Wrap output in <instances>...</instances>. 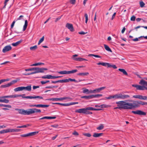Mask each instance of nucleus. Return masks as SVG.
<instances>
[{
  "label": "nucleus",
  "mask_w": 147,
  "mask_h": 147,
  "mask_svg": "<svg viewBox=\"0 0 147 147\" xmlns=\"http://www.w3.org/2000/svg\"><path fill=\"white\" fill-rule=\"evenodd\" d=\"M84 16L86 20H85V23H87L88 19V16L87 13H85L84 14Z\"/></svg>",
  "instance_id": "603ef678"
},
{
  "label": "nucleus",
  "mask_w": 147,
  "mask_h": 147,
  "mask_svg": "<svg viewBox=\"0 0 147 147\" xmlns=\"http://www.w3.org/2000/svg\"><path fill=\"white\" fill-rule=\"evenodd\" d=\"M49 100H52V101H58V100H60V98H51L49 99Z\"/></svg>",
  "instance_id": "c03bdc74"
},
{
  "label": "nucleus",
  "mask_w": 147,
  "mask_h": 147,
  "mask_svg": "<svg viewBox=\"0 0 147 147\" xmlns=\"http://www.w3.org/2000/svg\"><path fill=\"white\" fill-rule=\"evenodd\" d=\"M78 71L77 69H74L71 71H68V74H71L75 73Z\"/></svg>",
  "instance_id": "c9c22d12"
},
{
  "label": "nucleus",
  "mask_w": 147,
  "mask_h": 147,
  "mask_svg": "<svg viewBox=\"0 0 147 147\" xmlns=\"http://www.w3.org/2000/svg\"><path fill=\"white\" fill-rule=\"evenodd\" d=\"M129 101L133 102V103L129 102L130 109H131L139 106V105H147V102H144L141 101H134L132 100H129Z\"/></svg>",
  "instance_id": "f03ea898"
},
{
  "label": "nucleus",
  "mask_w": 147,
  "mask_h": 147,
  "mask_svg": "<svg viewBox=\"0 0 147 147\" xmlns=\"http://www.w3.org/2000/svg\"><path fill=\"white\" fill-rule=\"evenodd\" d=\"M37 48V46L36 45H35L33 47H30V49L31 50H34Z\"/></svg>",
  "instance_id": "a18cd8bd"
},
{
  "label": "nucleus",
  "mask_w": 147,
  "mask_h": 147,
  "mask_svg": "<svg viewBox=\"0 0 147 147\" xmlns=\"http://www.w3.org/2000/svg\"><path fill=\"white\" fill-rule=\"evenodd\" d=\"M44 63H38L34 64H33L32 65H31V66H36L38 65H41L42 64H44Z\"/></svg>",
  "instance_id": "a19ab883"
},
{
  "label": "nucleus",
  "mask_w": 147,
  "mask_h": 147,
  "mask_svg": "<svg viewBox=\"0 0 147 147\" xmlns=\"http://www.w3.org/2000/svg\"><path fill=\"white\" fill-rule=\"evenodd\" d=\"M30 107H47L49 106V105H41V104H39V105H30Z\"/></svg>",
  "instance_id": "f8f14e48"
},
{
  "label": "nucleus",
  "mask_w": 147,
  "mask_h": 147,
  "mask_svg": "<svg viewBox=\"0 0 147 147\" xmlns=\"http://www.w3.org/2000/svg\"><path fill=\"white\" fill-rule=\"evenodd\" d=\"M72 59L75 61H88V60L81 57H72Z\"/></svg>",
  "instance_id": "2eb2a0df"
},
{
  "label": "nucleus",
  "mask_w": 147,
  "mask_h": 147,
  "mask_svg": "<svg viewBox=\"0 0 147 147\" xmlns=\"http://www.w3.org/2000/svg\"><path fill=\"white\" fill-rule=\"evenodd\" d=\"M109 63H104V62H99L97 63L98 65H101L103 66H108V64Z\"/></svg>",
  "instance_id": "c756f323"
},
{
  "label": "nucleus",
  "mask_w": 147,
  "mask_h": 147,
  "mask_svg": "<svg viewBox=\"0 0 147 147\" xmlns=\"http://www.w3.org/2000/svg\"><path fill=\"white\" fill-rule=\"evenodd\" d=\"M38 133V131L32 132L27 134L21 135L20 136L22 137H26L29 136H31L36 135V134Z\"/></svg>",
  "instance_id": "423d86ee"
},
{
  "label": "nucleus",
  "mask_w": 147,
  "mask_h": 147,
  "mask_svg": "<svg viewBox=\"0 0 147 147\" xmlns=\"http://www.w3.org/2000/svg\"><path fill=\"white\" fill-rule=\"evenodd\" d=\"M92 98H94L97 97L99 96H102V94H92Z\"/></svg>",
  "instance_id": "4c0bfd02"
},
{
  "label": "nucleus",
  "mask_w": 147,
  "mask_h": 147,
  "mask_svg": "<svg viewBox=\"0 0 147 147\" xmlns=\"http://www.w3.org/2000/svg\"><path fill=\"white\" fill-rule=\"evenodd\" d=\"M25 94H15L14 95H11L12 98H15L19 97H21L23 95H25Z\"/></svg>",
  "instance_id": "7c9ffc66"
},
{
  "label": "nucleus",
  "mask_w": 147,
  "mask_h": 147,
  "mask_svg": "<svg viewBox=\"0 0 147 147\" xmlns=\"http://www.w3.org/2000/svg\"><path fill=\"white\" fill-rule=\"evenodd\" d=\"M104 47L105 49L107 51H108L110 52H112V51L111 49L107 45L104 44Z\"/></svg>",
  "instance_id": "a878e982"
},
{
  "label": "nucleus",
  "mask_w": 147,
  "mask_h": 147,
  "mask_svg": "<svg viewBox=\"0 0 147 147\" xmlns=\"http://www.w3.org/2000/svg\"><path fill=\"white\" fill-rule=\"evenodd\" d=\"M12 98L11 95L9 96H0V98Z\"/></svg>",
  "instance_id": "ea45409f"
},
{
  "label": "nucleus",
  "mask_w": 147,
  "mask_h": 147,
  "mask_svg": "<svg viewBox=\"0 0 147 147\" xmlns=\"http://www.w3.org/2000/svg\"><path fill=\"white\" fill-rule=\"evenodd\" d=\"M34 70V67L31 68L26 69L25 70L26 71H33Z\"/></svg>",
  "instance_id": "bf43d9fd"
},
{
  "label": "nucleus",
  "mask_w": 147,
  "mask_h": 147,
  "mask_svg": "<svg viewBox=\"0 0 147 147\" xmlns=\"http://www.w3.org/2000/svg\"><path fill=\"white\" fill-rule=\"evenodd\" d=\"M108 107V105L105 104H102L99 106V107L101 108H106Z\"/></svg>",
  "instance_id": "5fc2aeb1"
},
{
  "label": "nucleus",
  "mask_w": 147,
  "mask_h": 147,
  "mask_svg": "<svg viewBox=\"0 0 147 147\" xmlns=\"http://www.w3.org/2000/svg\"><path fill=\"white\" fill-rule=\"evenodd\" d=\"M88 56L89 57L93 56L96 57H97V58H100L101 57L99 55H94V54H89V55H88Z\"/></svg>",
  "instance_id": "09e8293b"
},
{
  "label": "nucleus",
  "mask_w": 147,
  "mask_h": 147,
  "mask_svg": "<svg viewBox=\"0 0 147 147\" xmlns=\"http://www.w3.org/2000/svg\"><path fill=\"white\" fill-rule=\"evenodd\" d=\"M28 22L27 20H25V24L23 26V31H25L26 30V29L27 27V26H28Z\"/></svg>",
  "instance_id": "cd10ccee"
},
{
  "label": "nucleus",
  "mask_w": 147,
  "mask_h": 147,
  "mask_svg": "<svg viewBox=\"0 0 147 147\" xmlns=\"http://www.w3.org/2000/svg\"><path fill=\"white\" fill-rule=\"evenodd\" d=\"M106 98L107 99H110L111 98H114V96H111L108 97H106Z\"/></svg>",
  "instance_id": "338daca9"
},
{
  "label": "nucleus",
  "mask_w": 147,
  "mask_h": 147,
  "mask_svg": "<svg viewBox=\"0 0 147 147\" xmlns=\"http://www.w3.org/2000/svg\"><path fill=\"white\" fill-rule=\"evenodd\" d=\"M61 105L64 106H69V104L68 103H61Z\"/></svg>",
  "instance_id": "e2e57ef3"
},
{
  "label": "nucleus",
  "mask_w": 147,
  "mask_h": 147,
  "mask_svg": "<svg viewBox=\"0 0 147 147\" xmlns=\"http://www.w3.org/2000/svg\"><path fill=\"white\" fill-rule=\"evenodd\" d=\"M82 98H85L86 100H89L92 98V95L89 96H82L81 97Z\"/></svg>",
  "instance_id": "aec40b11"
},
{
  "label": "nucleus",
  "mask_w": 147,
  "mask_h": 147,
  "mask_svg": "<svg viewBox=\"0 0 147 147\" xmlns=\"http://www.w3.org/2000/svg\"><path fill=\"white\" fill-rule=\"evenodd\" d=\"M15 92H18L19 91L23 90L22 87H19L15 88L14 89Z\"/></svg>",
  "instance_id": "bb28decb"
},
{
  "label": "nucleus",
  "mask_w": 147,
  "mask_h": 147,
  "mask_svg": "<svg viewBox=\"0 0 147 147\" xmlns=\"http://www.w3.org/2000/svg\"><path fill=\"white\" fill-rule=\"evenodd\" d=\"M57 86H47L45 87L46 88H57Z\"/></svg>",
  "instance_id": "680f3d73"
},
{
  "label": "nucleus",
  "mask_w": 147,
  "mask_h": 147,
  "mask_svg": "<svg viewBox=\"0 0 147 147\" xmlns=\"http://www.w3.org/2000/svg\"><path fill=\"white\" fill-rule=\"evenodd\" d=\"M67 99H69L71 100H72V98L69 97H64L63 98H60V100H65Z\"/></svg>",
  "instance_id": "79ce46f5"
},
{
  "label": "nucleus",
  "mask_w": 147,
  "mask_h": 147,
  "mask_svg": "<svg viewBox=\"0 0 147 147\" xmlns=\"http://www.w3.org/2000/svg\"><path fill=\"white\" fill-rule=\"evenodd\" d=\"M78 102H71L69 103H68L69 106H70V105H71L78 104Z\"/></svg>",
  "instance_id": "13d9d810"
},
{
  "label": "nucleus",
  "mask_w": 147,
  "mask_h": 147,
  "mask_svg": "<svg viewBox=\"0 0 147 147\" xmlns=\"http://www.w3.org/2000/svg\"><path fill=\"white\" fill-rule=\"evenodd\" d=\"M16 21H15V20H14L12 23L11 24V28H13V27L14 26V24L15 23Z\"/></svg>",
  "instance_id": "0e129e2a"
},
{
  "label": "nucleus",
  "mask_w": 147,
  "mask_h": 147,
  "mask_svg": "<svg viewBox=\"0 0 147 147\" xmlns=\"http://www.w3.org/2000/svg\"><path fill=\"white\" fill-rule=\"evenodd\" d=\"M132 86L136 88L137 90H145V86H141L137 84H133Z\"/></svg>",
  "instance_id": "9d476101"
},
{
  "label": "nucleus",
  "mask_w": 147,
  "mask_h": 147,
  "mask_svg": "<svg viewBox=\"0 0 147 147\" xmlns=\"http://www.w3.org/2000/svg\"><path fill=\"white\" fill-rule=\"evenodd\" d=\"M104 128V126L102 124H101L100 125L96 128L97 129L100 130Z\"/></svg>",
  "instance_id": "58836bf2"
},
{
  "label": "nucleus",
  "mask_w": 147,
  "mask_h": 147,
  "mask_svg": "<svg viewBox=\"0 0 147 147\" xmlns=\"http://www.w3.org/2000/svg\"><path fill=\"white\" fill-rule=\"evenodd\" d=\"M135 19H136L135 16H133L131 17L130 20L131 21H134L135 20Z\"/></svg>",
  "instance_id": "052dcab7"
},
{
  "label": "nucleus",
  "mask_w": 147,
  "mask_h": 147,
  "mask_svg": "<svg viewBox=\"0 0 147 147\" xmlns=\"http://www.w3.org/2000/svg\"><path fill=\"white\" fill-rule=\"evenodd\" d=\"M89 74L88 72L85 73H79L77 74V75L79 76H87Z\"/></svg>",
  "instance_id": "393cba45"
},
{
  "label": "nucleus",
  "mask_w": 147,
  "mask_h": 147,
  "mask_svg": "<svg viewBox=\"0 0 147 147\" xmlns=\"http://www.w3.org/2000/svg\"><path fill=\"white\" fill-rule=\"evenodd\" d=\"M22 40H20L16 42V43H12L11 44V45L13 46L16 47L18 45H19L20 43H21L22 42Z\"/></svg>",
  "instance_id": "4be33fe9"
},
{
  "label": "nucleus",
  "mask_w": 147,
  "mask_h": 147,
  "mask_svg": "<svg viewBox=\"0 0 147 147\" xmlns=\"http://www.w3.org/2000/svg\"><path fill=\"white\" fill-rule=\"evenodd\" d=\"M106 87H102L100 88H98L94 89V93H99L101 91L104 89Z\"/></svg>",
  "instance_id": "4468645a"
},
{
  "label": "nucleus",
  "mask_w": 147,
  "mask_h": 147,
  "mask_svg": "<svg viewBox=\"0 0 147 147\" xmlns=\"http://www.w3.org/2000/svg\"><path fill=\"white\" fill-rule=\"evenodd\" d=\"M20 129H10V132H19Z\"/></svg>",
  "instance_id": "e433bc0d"
},
{
  "label": "nucleus",
  "mask_w": 147,
  "mask_h": 147,
  "mask_svg": "<svg viewBox=\"0 0 147 147\" xmlns=\"http://www.w3.org/2000/svg\"><path fill=\"white\" fill-rule=\"evenodd\" d=\"M129 96L127 95H123L121 94V98L122 99H127L129 98Z\"/></svg>",
  "instance_id": "b1692460"
},
{
  "label": "nucleus",
  "mask_w": 147,
  "mask_h": 147,
  "mask_svg": "<svg viewBox=\"0 0 147 147\" xmlns=\"http://www.w3.org/2000/svg\"><path fill=\"white\" fill-rule=\"evenodd\" d=\"M10 86V84L9 83L3 85H2L0 86L1 88H4L9 87Z\"/></svg>",
  "instance_id": "f704fd0d"
},
{
  "label": "nucleus",
  "mask_w": 147,
  "mask_h": 147,
  "mask_svg": "<svg viewBox=\"0 0 147 147\" xmlns=\"http://www.w3.org/2000/svg\"><path fill=\"white\" fill-rule=\"evenodd\" d=\"M114 98L118 99L121 98V94H117L115 95H113Z\"/></svg>",
  "instance_id": "72a5a7b5"
},
{
  "label": "nucleus",
  "mask_w": 147,
  "mask_h": 147,
  "mask_svg": "<svg viewBox=\"0 0 147 147\" xmlns=\"http://www.w3.org/2000/svg\"><path fill=\"white\" fill-rule=\"evenodd\" d=\"M25 95H23L21 96L23 98H26L27 99H36L38 98L39 99H43V98L42 97L39 96H24Z\"/></svg>",
  "instance_id": "0eeeda50"
},
{
  "label": "nucleus",
  "mask_w": 147,
  "mask_h": 147,
  "mask_svg": "<svg viewBox=\"0 0 147 147\" xmlns=\"http://www.w3.org/2000/svg\"><path fill=\"white\" fill-rule=\"evenodd\" d=\"M9 79H2L0 80V84L2 83L8 81Z\"/></svg>",
  "instance_id": "6e6d98bb"
},
{
  "label": "nucleus",
  "mask_w": 147,
  "mask_h": 147,
  "mask_svg": "<svg viewBox=\"0 0 147 147\" xmlns=\"http://www.w3.org/2000/svg\"><path fill=\"white\" fill-rule=\"evenodd\" d=\"M9 102V100L7 99H4L2 100V102H4L6 103H8Z\"/></svg>",
  "instance_id": "4d7b16f0"
},
{
  "label": "nucleus",
  "mask_w": 147,
  "mask_h": 147,
  "mask_svg": "<svg viewBox=\"0 0 147 147\" xmlns=\"http://www.w3.org/2000/svg\"><path fill=\"white\" fill-rule=\"evenodd\" d=\"M64 82H68L69 81L71 82H76L78 83V81L75 79H72L71 78H69L68 79H65L64 80Z\"/></svg>",
  "instance_id": "a211bd4d"
},
{
  "label": "nucleus",
  "mask_w": 147,
  "mask_h": 147,
  "mask_svg": "<svg viewBox=\"0 0 147 147\" xmlns=\"http://www.w3.org/2000/svg\"><path fill=\"white\" fill-rule=\"evenodd\" d=\"M103 133H94L93 135V136L94 137H98L102 135Z\"/></svg>",
  "instance_id": "c85d7f7f"
},
{
  "label": "nucleus",
  "mask_w": 147,
  "mask_h": 147,
  "mask_svg": "<svg viewBox=\"0 0 147 147\" xmlns=\"http://www.w3.org/2000/svg\"><path fill=\"white\" fill-rule=\"evenodd\" d=\"M83 135L85 136L88 137H90L91 136V135L89 133H84L83 134Z\"/></svg>",
  "instance_id": "864d4df0"
},
{
  "label": "nucleus",
  "mask_w": 147,
  "mask_h": 147,
  "mask_svg": "<svg viewBox=\"0 0 147 147\" xmlns=\"http://www.w3.org/2000/svg\"><path fill=\"white\" fill-rule=\"evenodd\" d=\"M44 37L43 36L38 41V45H39L41 42H42L44 40Z\"/></svg>",
  "instance_id": "49530a36"
},
{
  "label": "nucleus",
  "mask_w": 147,
  "mask_h": 147,
  "mask_svg": "<svg viewBox=\"0 0 147 147\" xmlns=\"http://www.w3.org/2000/svg\"><path fill=\"white\" fill-rule=\"evenodd\" d=\"M89 90L86 88H84L83 91V93L86 94H89Z\"/></svg>",
  "instance_id": "37998d69"
},
{
  "label": "nucleus",
  "mask_w": 147,
  "mask_h": 147,
  "mask_svg": "<svg viewBox=\"0 0 147 147\" xmlns=\"http://www.w3.org/2000/svg\"><path fill=\"white\" fill-rule=\"evenodd\" d=\"M48 70V69L47 68H39L38 67H34V72H33V73L34 74H35L37 73H44L45 71H46Z\"/></svg>",
  "instance_id": "39448f33"
},
{
  "label": "nucleus",
  "mask_w": 147,
  "mask_h": 147,
  "mask_svg": "<svg viewBox=\"0 0 147 147\" xmlns=\"http://www.w3.org/2000/svg\"><path fill=\"white\" fill-rule=\"evenodd\" d=\"M118 70L119 71L122 72L124 75L126 76L128 75L127 73L124 69L119 68L118 69Z\"/></svg>",
  "instance_id": "5701e85b"
},
{
  "label": "nucleus",
  "mask_w": 147,
  "mask_h": 147,
  "mask_svg": "<svg viewBox=\"0 0 147 147\" xmlns=\"http://www.w3.org/2000/svg\"><path fill=\"white\" fill-rule=\"evenodd\" d=\"M56 117L55 116H45L44 117L42 118H40L39 119H55L56 118Z\"/></svg>",
  "instance_id": "dca6fc26"
},
{
  "label": "nucleus",
  "mask_w": 147,
  "mask_h": 147,
  "mask_svg": "<svg viewBox=\"0 0 147 147\" xmlns=\"http://www.w3.org/2000/svg\"><path fill=\"white\" fill-rule=\"evenodd\" d=\"M17 82V80H14L12 81L11 82L9 83L10 86L15 83H16Z\"/></svg>",
  "instance_id": "de8ad7c7"
},
{
  "label": "nucleus",
  "mask_w": 147,
  "mask_h": 147,
  "mask_svg": "<svg viewBox=\"0 0 147 147\" xmlns=\"http://www.w3.org/2000/svg\"><path fill=\"white\" fill-rule=\"evenodd\" d=\"M133 97L135 98H138L140 100H147V96H143L141 95H134Z\"/></svg>",
  "instance_id": "6e6552de"
},
{
  "label": "nucleus",
  "mask_w": 147,
  "mask_h": 147,
  "mask_svg": "<svg viewBox=\"0 0 147 147\" xmlns=\"http://www.w3.org/2000/svg\"><path fill=\"white\" fill-rule=\"evenodd\" d=\"M40 110L34 109H29L28 110H25L24 109H20L19 111V113L20 114L24 115H30L35 113H40Z\"/></svg>",
  "instance_id": "f257e3e1"
},
{
  "label": "nucleus",
  "mask_w": 147,
  "mask_h": 147,
  "mask_svg": "<svg viewBox=\"0 0 147 147\" xmlns=\"http://www.w3.org/2000/svg\"><path fill=\"white\" fill-rule=\"evenodd\" d=\"M11 49L12 47L10 45H7L4 47L2 50V52L3 53H5L7 51L11 50Z\"/></svg>",
  "instance_id": "9b49d317"
},
{
  "label": "nucleus",
  "mask_w": 147,
  "mask_h": 147,
  "mask_svg": "<svg viewBox=\"0 0 147 147\" xmlns=\"http://www.w3.org/2000/svg\"><path fill=\"white\" fill-rule=\"evenodd\" d=\"M140 7H144V5H145V3L142 1L140 2Z\"/></svg>",
  "instance_id": "3c124183"
},
{
  "label": "nucleus",
  "mask_w": 147,
  "mask_h": 147,
  "mask_svg": "<svg viewBox=\"0 0 147 147\" xmlns=\"http://www.w3.org/2000/svg\"><path fill=\"white\" fill-rule=\"evenodd\" d=\"M64 83V80H59L56 81H54V84H56L57 83Z\"/></svg>",
  "instance_id": "8fccbe9b"
},
{
  "label": "nucleus",
  "mask_w": 147,
  "mask_h": 147,
  "mask_svg": "<svg viewBox=\"0 0 147 147\" xmlns=\"http://www.w3.org/2000/svg\"><path fill=\"white\" fill-rule=\"evenodd\" d=\"M87 32H85L83 31H81L78 32V34L81 35H84L86 34Z\"/></svg>",
  "instance_id": "69168bd1"
},
{
  "label": "nucleus",
  "mask_w": 147,
  "mask_h": 147,
  "mask_svg": "<svg viewBox=\"0 0 147 147\" xmlns=\"http://www.w3.org/2000/svg\"><path fill=\"white\" fill-rule=\"evenodd\" d=\"M116 104H118V107L115 108V109H130L129 102L121 101L116 102Z\"/></svg>",
  "instance_id": "7ed1b4c3"
},
{
  "label": "nucleus",
  "mask_w": 147,
  "mask_h": 147,
  "mask_svg": "<svg viewBox=\"0 0 147 147\" xmlns=\"http://www.w3.org/2000/svg\"><path fill=\"white\" fill-rule=\"evenodd\" d=\"M131 112L134 114L140 115H146V113L145 112L139 110H137L136 111H132Z\"/></svg>",
  "instance_id": "1a4fd4ad"
},
{
  "label": "nucleus",
  "mask_w": 147,
  "mask_h": 147,
  "mask_svg": "<svg viewBox=\"0 0 147 147\" xmlns=\"http://www.w3.org/2000/svg\"><path fill=\"white\" fill-rule=\"evenodd\" d=\"M53 76L51 75H47L42 76L41 78L43 79H53Z\"/></svg>",
  "instance_id": "f3484780"
},
{
  "label": "nucleus",
  "mask_w": 147,
  "mask_h": 147,
  "mask_svg": "<svg viewBox=\"0 0 147 147\" xmlns=\"http://www.w3.org/2000/svg\"><path fill=\"white\" fill-rule=\"evenodd\" d=\"M23 90H26L27 91H30L31 90V87L30 85L26 87H22Z\"/></svg>",
  "instance_id": "412c9836"
},
{
  "label": "nucleus",
  "mask_w": 147,
  "mask_h": 147,
  "mask_svg": "<svg viewBox=\"0 0 147 147\" xmlns=\"http://www.w3.org/2000/svg\"><path fill=\"white\" fill-rule=\"evenodd\" d=\"M101 110L100 109H95L92 107H88L86 108L79 109L76 110L75 112L79 113L86 114L87 113V110L90 111H99Z\"/></svg>",
  "instance_id": "20e7f679"
},
{
  "label": "nucleus",
  "mask_w": 147,
  "mask_h": 147,
  "mask_svg": "<svg viewBox=\"0 0 147 147\" xmlns=\"http://www.w3.org/2000/svg\"><path fill=\"white\" fill-rule=\"evenodd\" d=\"M57 73L61 74H68V71H66L65 70L61 71H58Z\"/></svg>",
  "instance_id": "2f4dec72"
},
{
  "label": "nucleus",
  "mask_w": 147,
  "mask_h": 147,
  "mask_svg": "<svg viewBox=\"0 0 147 147\" xmlns=\"http://www.w3.org/2000/svg\"><path fill=\"white\" fill-rule=\"evenodd\" d=\"M72 134L74 135L77 136H78L79 135L78 133L77 132L75 131Z\"/></svg>",
  "instance_id": "774afa93"
},
{
  "label": "nucleus",
  "mask_w": 147,
  "mask_h": 147,
  "mask_svg": "<svg viewBox=\"0 0 147 147\" xmlns=\"http://www.w3.org/2000/svg\"><path fill=\"white\" fill-rule=\"evenodd\" d=\"M108 67H113L114 69H116L117 68V67L115 65H111L110 63H108Z\"/></svg>",
  "instance_id": "473e14b6"
},
{
  "label": "nucleus",
  "mask_w": 147,
  "mask_h": 147,
  "mask_svg": "<svg viewBox=\"0 0 147 147\" xmlns=\"http://www.w3.org/2000/svg\"><path fill=\"white\" fill-rule=\"evenodd\" d=\"M66 27L71 32H73L74 31L73 25L71 24L67 23L66 24Z\"/></svg>",
  "instance_id": "ddd939ff"
},
{
  "label": "nucleus",
  "mask_w": 147,
  "mask_h": 147,
  "mask_svg": "<svg viewBox=\"0 0 147 147\" xmlns=\"http://www.w3.org/2000/svg\"><path fill=\"white\" fill-rule=\"evenodd\" d=\"M139 84L143 85V86H147V82L143 80H141L139 82Z\"/></svg>",
  "instance_id": "6ab92c4d"
}]
</instances>
